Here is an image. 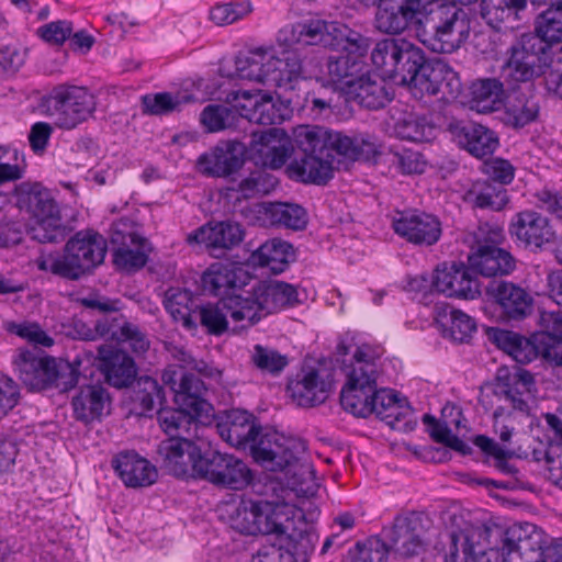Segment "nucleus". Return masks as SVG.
I'll list each match as a JSON object with an SVG mask.
<instances>
[{
	"instance_id": "obj_1",
	"label": "nucleus",
	"mask_w": 562,
	"mask_h": 562,
	"mask_svg": "<svg viewBox=\"0 0 562 562\" xmlns=\"http://www.w3.org/2000/svg\"><path fill=\"white\" fill-rule=\"evenodd\" d=\"M296 149L284 131L272 127L252 130L249 147L270 169H279L293 155L286 171L291 179L303 183L326 184L339 168L341 157L370 161L380 155L379 139L369 133L352 136L319 125L301 126L295 134Z\"/></svg>"
},
{
	"instance_id": "obj_2",
	"label": "nucleus",
	"mask_w": 562,
	"mask_h": 562,
	"mask_svg": "<svg viewBox=\"0 0 562 562\" xmlns=\"http://www.w3.org/2000/svg\"><path fill=\"white\" fill-rule=\"evenodd\" d=\"M217 432L232 447L249 450L263 470L284 473L294 492L304 496L316 492L315 470L306 458L303 441L263 428L254 414L238 408L226 412L217 423Z\"/></svg>"
},
{
	"instance_id": "obj_3",
	"label": "nucleus",
	"mask_w": 562,
	"mask_h": 562,
	"mask_svg": "<svg viewBox=\"0 0 562 562\" xmlns=\"http://www.w3.org/2000/svg\"><path fill=\"white\" fill-rule=\"evenodd\" d=\"M278 42L286 47L293 45H321L364 60L371 41L360 31L338 21L311 19L283 27Z\"/></svg>"
},
{
	"instance_id": "obj_4",
	"label": "nucleus",
	"mask_w": 562,
	"mask_h": 562,
	"mask_svg": "<svg viewBox=\"0 0 562 562\" xmlns=\"http://www.w3.org/2000/svg\"><path fill=\"white\" fill-rule=\"evenodd\" d=\"M278 42L286 47L293 45H321L364 60L371 41L360 31L338 21L311 19L283 27Z\"/></svg>"
},
{
	"instance_id": "obj_5",
	"label": "nucleus",
	"mask_w": 562,
	"mask_h": 562,
	"mask_svg": "<svg viewBox=\"0 0 562 562\" xmlns=\"http://www.w3.org/2000/svg\"><path fill=\"white\" fill-rule=\"evenodd\" d=\"M106 252V239L99 232L81 229L66 241L61 255H43L36 259V266L60 278L79 280L101 266Z\"/></svg>"
},
{
	"instance_id": "obj_6",
	"label": "nucleus",
	"mask_w": 562,
	"mask_h": 562,
	"mask_svg": "<svg viewBox=\"0 0 562 562\" xmlns=\"http://www.w3.org/2000/svg\"><path fill=\"white\" fill-rule=\"evenodd\" d=\"M234 76L279 88H293L292 83L299 79L312 77L305 74L301 56L295 49H282L273 54L261 47L240 52L235 57Z\"/></svg>"
},
{
	"instance_id": "obj_7",
	"label": "nucleus",
	"mask_w": 562,
	"mask_h": 562,
	"mask_svg": "<svg viewBox=\"0 0 562 562\" xmlns=\"http://www.w3.org/2000/svg\"><path fill=\"white\" fill-rule=\"evenodd\" d=\"M417 36L434 53L451 54L468 40L471 31L469 13L456 4L441 3L418 19Z\"/></svg>"
},
{
	"instance_id": "obj_8",
	"label": "nucleus",
	"mask_w": 562,
	"mask_h": 562,
	"mask_svg": "<svg viewBox=\"0 0 562 562\" xmlns=\"http://www.w3.org/2000/svg\"><path fill=\"white\" fill-rule=\"evenodd\" d=\"M15 206L32 215L36 222L27 231L38 243H59L70 229L61 222L59 207L50 192L40 182H22L13 191Z\"/></svg>"
},
{
	"instance_id": "obj_9",
	"label": "nucleus",
	"mask_w": 562,
	"mask_h": 562,
	"mask_svg": "<svg viewBox=\"0 0 562 562\" xmlns=\"http://www.w3.org/2000/svg\"><path fill=\"white\" fill-rule=\"evenodd\" d=\"M347 381L340 392V404L346 412L357 417H368L374 406L371 400L379 378L378 358L369 347H357L350 364L342 368Z\"/></svg>"
},
{
	"instance_id": "obj_10",
	"label": "nucleus",
	"mask_w": 562,
	"mask_h": 562,
	"mask_svg": "<svg viewBox=\"0 0 562 562\" xmlns=\"http://www.w3.org/2000/svg\"><path fill=\"white\" fill-rule=\"evenodd\" d=\"M301 302L294 285L281 281H268L259 283L246 296H233L226 304L232 310L234 322H247V326H252L267 315L294 307Z\"/></svg>"
},
{
	"instance_id": "obj_11",
	"label": "nucleus",
	"mask_w": 562,
	"mask_h": 562,
	"mask_svg": "<svg viewBox=\"0 0 562 562\" xmlns=\"http://www.w3.org/2000/svg\"><path fill=\"white\" fill-rule=\"evenodd\" d=\"M559 43H562V0L538 13L535 31L520 34L508 47L516 48V54L526 58L525 66L531 61L530 67L535 71L536 67L546 65V50H551V45Z\"/></svg>"
},
{
	"instance_id": "obj_12",
	"label": "nucleus",
	"mask_w": 562,
	"mask_h": 562,
	"mask_svg": "<svg viewBox=\"0 0 562 562\" xmlns=\"http://www.w3.org/2000/svg\"><path fill=\"white\" fill-rule=\"evenodd\" d=\"M194 476L235 491L247 487L254 480L251 470L243 460L211 447L201 450L194 463Z\"/></svg>"
},
{
	"instance_id": "obj_13",
	"label": "nucleus",
	"mask_w": 562,
	"mask_h": 562,
	"mask_svg": "<svg viewBox=\"0 0 562 562\" xmlns=\"http://www.w3.org/2000/svg\"><path fill=\"white\" fill-rule=\"evenodd\" d=\"M439 68L426 57L423 48L404 38L391 79L422 94L432 95L438 89Z\"/></svg>"
},
{
	"instance_id": "obj_14",
	"label": "nucleus",
	"mask_w": 562,
	"mask_h": 562,
	"mask_svg": "<svg viewBox=\"0 0 562 562\" xmlns=\"http://www.w3.org/2000/svg\"><path fill=\"white\" fill-rule=\"evenodd\" d=\"M47 109L55 123L64 130L75 128L94 111V97L87 88L60 85L47 98Z\"/></svg>"
},
{
	"instance_id": "obj_15",
	"label": "nucleus",
	"mask_w": 562,
	"mask_h": 562,
	"mask_svg": "<svg viewBox=\"0 0 562 562\" xmlns=\"http://www.w3.org/2000/svg\"><path fill=\"white\" fill-rule=\"evenodd\" d=\"M161 379L178 406L203 419H209L213 415V406L205 400L207 389L195 373L170 367L164 370Z\"/></svg>"
},
{
	"instance_id": "obj_16",
	"label": "nucleus",
	"mask_w": 562,
	"mask_h": 562,
	"mask_svg": "<svg viewBox=\"0 0 562 562\" xmlns=\"http://www.w3.org/2000/svg\"><path fill=\"white\" fill-rule=\"evenodd\" d=\"M235 101L240 119L258 125L282 124L292 114L289 100L261 90L238 91Z\"/></svg>"
},
{
	"instance_id": "obj_17",
	"label": "nucleus",
	"mask_w": 562,
	"mask_h": 562,
	"mask_svg": "<svg viewBox=\"0 0 562 562\" xmlns=\"http://www.w3.org/2000/svg\"><path fill=\"white\" fill-rule=\"evenodd\" d=\"M558 0H482L481 18L496 32L514 30L530 20L533 9L549 8Z\"/></svg>"
},
{
	"instance_id": "obj_18",
	"label": "nucleus",
	"mask_w": 562,
	"mask_h": 562,
	"mask_svg": "<svg viewBox=\"0 0 562 562\" xmlns=\"http://www.w3.org/2000/svg\"><path fill=\"white\" fill-rule=\"evenodd\" d=\"M394 233L417 247H431L442 236L440 218L418 209L397 211L392 220Z\"/></svg>"
},
{
	"instance_id": "obj_19",
	"label": "nucleus",
	"mask_w": 562,
	"mask_h": 562,
	"mask_svg": "<svg viewBox=\"0 0 562 562\" xmlns=\"http://www.w3.org/2000/svg\"><path fill=\"white\" fill-rule=\"evenodd\" d=\"M495 536L502 539L503 562H547V547L533 525H514Z\"/></svg>"
},
{
	"instance_id": "obj_20",
	"label": "nucleus",
	"mask_w": 562,
	"mask_h": 562,
	"mask_svg": "<svg viewBox=\"0 0 562 562\" xmlns=\"http://www.w3.org/2000/svg\"><path fill=\"white\" fill-rule=\"evenodd\" d=\"M546 65L536 67L531 70V61L528 66L524 65L525 57L516 54V48L507 47L505 60L501 67L502 78L509 88H516L522 83H533L537 79L543 78V82L548 92L555 93L562 82V71L552 68L553 56L551 50H546Z\"/></svg>"
},
{
	"instance_id": "obj_21",
	"label": "nucleus",
	"mask_w": 562,
	"mask_h": 562,
	"mask_svg": "<svg viewBox=\"0 0 562 562\" xmlns=\"http://www.w3.org/2000/svg\"><path fill=\"white\" fill-rule=\"evenodd\" d=\"M201 448L182 436H170L157 445L155 461L167 473L179 477H194V463Z\"/></svg>"
},
{
	"instance_id": "obj_22",
	"label": "nucleus",
	"mask_w": 562,
	"mask_h": 562,
	"mask_svg": "<svg viewBox=\"0 0 562 562\" xmlns=\"http://www.w3.org/2000/svg\"><path fill=\"white\" fill-rule=\"evenodd\" d=\"M247 145L237 139L220 140L198 158L199 170L214 178H233L245 165Z\"/></svg>"
},
{
	"instance_id": "obj_23",
	"label": "nucleus",
	"mask_w": 562,
	"mask_h": 562,
	"mask_svg": "<svg viewBox=\"0 0 562 562\" xmlns=\"http://www.w3.org/2000/svg\"><path fill=\"white\" fill-rule=\"evenodd\" d=\"M485 292L488 301L496 306L499 317L505 321H521L532 312L533 299L519 284L494 279L487 283Z\"/></svg>"
},
{
	"instance_id": "obj_24",
	"label": "nucleus",
	"mask_w": 562,
	"mask_h": 562,
	"mask_svg": "<svg viewBox=\"0 0 562 562\" xmlns=\"http://www.w3.org/2000/svg\"><path fill=\"white\" fill-rule=\"evenodd\" d=\"M432 289L449 297L474 299L480 295V283L471 266L443 263L434 272Z\"/></svg>"
},
{
	"instance_id": "obj_25",
	"label": "nucleus",
	"mask_w": 562,
	"mask_h": 562,
	"mask_svg": "<svg viewBox=\"0 0 562 562\" xmlns=\"http://www.w3.org/2000/svg\"><path fill=\"white\" fill-rule=\"evenodd\" d=\"M547 314H557V312L543 311L540 313L538 319L540 329L532 336V339H529L518 333L501 328H491L488 330V338L499 349L512 356L517 362L528 363L538 355L544 359V352L540 347L539 341L540 336L550 334V331L543 327L542 318Z\"/></svg>"
},
{
	"instance_id": "obj_26",
	"label": "nucleus",
	"mask_w": 562,
	"mask_h": 562,
	"mask_svg": "<svg viewBox=\"0 0 562 562\" xmlns=\"http://www.w3.org/2000/svg\"><path fill=\"white\" fill-rule=\"evenodd\" d=\"M447 131L461 148L475 158L491 156L499 146L496 132L475 122L453 120L448 123Z\"/></svg>"
},
{
	"instance_id": "obj_27",
	"label": "nucleus",
	"mask_w": 562,
	"mask_h": 562,
	"mask_svg": "<svg viewBox=\"0 0 562 562\" xmlns=\"http://www.w3.org/2000/svg\"><path fill=\"white\" fill-rule=\"evenodd\" d=\"M535 390V378L520 367H501L496 372V394L509 402L514 409L528 413V398Z\"/></svg>"
},
{
	"instance_id": "obj_28",
	"label": "nucleus",
	"mask_w": 562,
	"mask_h": 562,
	"mask_svg": "<svg viewBox=\"0 0 562 562\" xmlns=\"http://www.w3.org/2000/svg\"><path fill=\"white\" fill-rule=\"evenodd\" d=\"M97 350L100 370L110 385L122 389L134 382L137 373L136 364L125 350L108 345H101Z\"/></svg>"
},
{
	"instance_id": "obj_29",
	"label": "nucleus",
	"mask_w": 562,
	"mask_h": 562,
	"mask_svg": "<svg viewBox=\"0 0 562 562\" xmlns=\"http://www.w3.org/2000/svg\"><path fill=\"white\" fill-rule=\"evenodd\" d=\"M419 528L420 519L416 514L396 516L393 526L383 530L390 550H394L404 558L420 554L424 551V542Z\"/></svg>"
},
{
	"instance_id": "obj_30",
	"label": "nucleus",
	"mask_w": 562,
	"mask_h": 562,
	"mask_svg": "<svg viewBox=\"0 0 562 562\" xmlns=\"http://www.w3.org/2000/svg\"><path fill=\"white\" fill-rule=\"evenodd\" d=\"M509 232L526 246L542 247L554 238V229L550 220L533 210H525L512 220Z\"/></svg>"
},
{
	"instance_id": "obj_31",
	"label": "nucleus",
	"mask_w": 562,
	"mask_h": 562,
	"mask_svg": "<svg viewBox=\"0 0 562 562\" xmlns=\"http://www.w3.org/2000/svg\"><path fill=\"white\" fill-rule=\"evenodd\" d=\"M112 468L127 487H146L157 480L156 467L135 451H121L112 458Z\"/></svg>"
},
{
	"instance_id": "obj_32",
	"label": "nucleus",
	"mask_w": 562,
	"mask_h": 562,
	"mask_svg": "<svg viewBox=\"0 0 562 562\" xmlns=\"http://www.w3.org/2000/svg\"><path fill=\"white\" fill-rule=\"evenodd\" d=\"M286 390L299 406L310 407L326 401L331 391V382L323 379L318 370L308 368L290 380Z\"/></svg>"
},
{
	"instance_id": "obj_33",
	"label": "nucleus",
	"mask_w": 562,
	"mask_h": 562,
	"mask_svg": "<svg viewBox=\"0 0 562 562\" xmlns=\"http://www.w3.org/2000/svg\"><path fill=\"white\" fill-rule=\"evenodd\" d=\"M257 535L282 537L291 528L295 509L283 501H255Z\"/></svg>"
},
{
	"instance_id": "obj_34",
	"label": "nucleus",
	"mask_w": 562,
	"mask_h": 562,
	"mask_svg": "<svg viewBox=\"0 0 562 562\" xmlns=\"http://www.w3.org/2000/svg\"><path fill=\"white\" fill-rule=\"evenodd\" d=\"M14 364L19 379L31 391L52 389V357H42L37 350H25L20 352Z\"/></svg>"
},
{
	"instance_id": "obj_35",
	"label": "nucleus",
	"mask_w": 562,
	"mask_h": 562,
	"mask_svg": "<svg viewBox=\"0 0 562 562\" xmlns=\"http://www.w3.org/2000/svg\"><path fill=\"white\" fill-rule=\"evenodd\" d=\"M244 237L240 224L220 222L213 226L203 225L188 234L186 240L189 245H204L207 249H231L237 246Z\"/></svg>"
},
{
	"instance_id": "obj_36",
	"label": "nucleus",
	"mask_w": 562,
	"mask_h": 562,
	"mask_svg": "<svg viewBox=\"0 0 562 562\" xmlns=\"http://www.w3.org/2000/svg\"><path fill=\"white\" fill-rule=\"evenodd\" d=\"M468 262L483 277L493 278L510 274L516 268V260L513 255L498 246H485L468 255Z\"/></svg>"
},
{
	"instance_id": "obj_37",
	"label": "nucleus",
	"mask_w": 562,
	"mask_h": 562,
	"mask_svg": "<svg viewBox=\"0 0 562 562\" xmlns=\"http://www.w3.org/2000/svg\"><path fill=\"white\" fill-rule=\"evenodd\" d=\"M418 13L405 0H387L376 8L374 26L378 31L396 35L403 33Z\"/></svg>"
},
{
	"instance_id": "obj_38",
	"label": "nucleus",
	"mask_w": 562,
	"mask_h": 562,
	"mask_svg": "<svg viewBox=\"0 0 562 562\" xmlns=\"http://www.w3.org/2000/svg\"><path fill=\"white\" fill-rule=\"evenodd\" d=\"M346 94L362 108L379 110L392 100V93L386 88L384 80L361 74L356 82L351 83Z\"/></svg>"
},
{
	"instance_id": "obj_39",
	"label": "nucleus",
	"mask_w": 562,
	"mask_h": 562,
	"mask_svg": "<svg viewBox=\"0 0 562 562\" xmlns=\"http://www.w3.org/2000/svg\"><path fill=\"white\" fill-rule=\"evenodd\" d=\"M434 313V318L441 327L443 337L453 341L468 342L476 331L475 321L462 311L436 304Z\"/></svg>"
},
{
	"instance_id": "obj_40",
	"label": "nucleus",
	"mask_w": 562,
	"mask_h": 562,
	"mask_svg": "<svg viewBox=\"0 0 562 562\" xmlns=\"http://www.w3.org/2000/svg\"><path fill=\"white\" fill-rule=\"evenodd\" d=\"M282 537L285 540L286 552L295 562H307L319 539L314 527L304 520L303 514H300L297 524L295 518H292L290 530Z\"/></svg>"
},
{
	"instance_id": "obj_41",
	"label": "nucleus",
	"mask_w": 562,
	"mask_h": 562,
	"mask_svg": "<svg viewBox=\"0 0 562 562\" xmlns=\"http://www.w3.org/2000/svg\"><path fill=\"white\" fill-rule=\"evenodd\" d=\"M201 300L191 291L179 286H170L164 294V306L176 322L192 330L195 329L194 313Z\"/></svg>"
},
{
	"instance_id": "obj_42",
	"label": "nucleus",
	"mask_w": 562,
	"mask_h": 562,
	"mask_svg": "<svg viewBox=\"0 0 562 562\" xmlns=\"http://www.w3.org/2000/svg\"><path fill=\"white\" fill-rule=\"evenodd\" d=\"M250 258L254 265L269 268L272 273L278 274L295 260V251L292 244L280 238H272L258 247Z\"/></svg>"
},
{
	"instance_id": "obj_43",
	"label": "nucleus",
	"mask_w": 562,
	"mask_h": 562,
	"mask_svg": "<svg viewBox=\"0 0 562 562\" xmlns=\"http://www.w3.org/2000/svg\"><path fill=\"white\" fill-rule=\"evenodd\" d=\"M109 402V394L102 386H82L71 401L74 415L77 420L86 424L100 419Z\"/></svg>"
},
{
	"instance_id": "obj_44",
	"label": "nucleus",
	"mask_w": 562,
	"mask_h": 562,
	"mask_svg": "<svg viewBox=\"0 0 562 562\" xmlns=\"http://www.w3.org/2000/svg\"><path fill=\"white\" fill-rule=\"evenodd\" d=\"M130 245L123 236L122 245L113 251V263L119 270L133 272L143 268L148 260L150 251L149 243L146 238L131 233L127 235Z\"/></svg>"
},
{
	"instance_id": "obj_45",
	"label": "nucleus",
	"mask_w": 562,
	"mask_h": 562,
	"mask_svg": "<svg viewBox=\"0 0 562 562\" xmlns=\"http://www.w3.org/2000/svg\"><path fill=\"white\" fill-rule=\"evenodd\" d=\"M507 83L503 79L483 78L472 82L470 87L471 108L480 113H490L501 108Z\"/></svg>"
},
{
	"instance_id": "obj_46",
	"label": "nucleus",
	"mask_w": 562,
	"mask_h": 562,
	"mask_svg": "<svg viewBox=\"0 0 562 562\" xmlns=\"http://www.w3.org/2000/svg\"><path fill=\"white\" fill-rule=\"evenodd\" d=\"M520 86L509 88L510 94L506 104V113L513 126L517 128L525 127L526 125L535 122L539 115V102L532 94L531 89L528 88V93L520 90Z\"/></svg>"
},
{
	"instance_id": "obj_47",
	"label": "nucleus",
	"mask_w": 562,
	"mask_h": 562,
	"mask_svg": "<svg viewBox=\"0 0 562 562\" xmlns=\"http://www.w3.org/2000/svg\"><path fill=\"white\" fill-rule=\"evenodd\" d=\"M366 63L352 56H330L327 59V82L347 92L351 83L363 72Z\"/></svg>"
},
{
	"instance_id": "obj_48",
	"label": "nucleus",
	"mask_w": 562,
	"mask_h": 562,
	"mask_svg": "<svg viewBox=\"0 0 562 562\" xmlns=\"http://www.w3.org/2000/svg\"><path fill=\"white\" fill-rule=\"evenodd\" d=\"M233 293L226 297H222L217 304H199L193 318L195 319V328L198 324L203 326L205 330L215 336H220L227 330V317L232 318V310L226 302L235 296Z\"/></svg>"
},
{
	"instance_id": "obj_49",
	"label": "nucleus",
	"mask_w": 562,
	"mask_h": 562,
	"mask_svg": "<svg viewBox=\"0 0 562 562\" xmlns=\"http://www.w3.org/2000/svg\"><path fill=\"white\" fill-rule=\"evenodd\" d=\"M464 200L474 207L501 211L508 203L507 190L488 180L475 181L467 191Z\"/></svg>"
},
{
	"instance_id": "obj_50",
	"label": "nucleus",
	"mask_w": 562,
	"mask_h": 562,
	"mask_svg": "<svg viewBox=\"0 0 562 562\" xmlns=\"http://www.w3.org/2000/svg\"><path fill=\"white\" fill-rule=\"evenodd\" d=\"M263 214L271 225L303 231L308 222L306 210L296 203L273 202L263 206Z\"/></svg>"
},
{
	"instance_id": "obj_51",
	"label": "nucleus",
	"mask_w": 562,
	"mask_h": 562,
	"mask_svg": "<svg viewBox=\"0 0 562 562\" xmlns=\"http://www.w3.org/2000/svg\"><path fill=\"white\" fill-rule=\"evenodd\" d=\"M543 327L550 331L540 336L539 345L544 352V360L554 364L562 366V312L544 315Z\"/></svg>"
},
{
	"instance_id": "obj_52",
	"label": "nucleus",
	"mask_w": 562,
	"mask_h": 562,
	"mask_svg": "<svg viewBox=\"0 0 562 562\" xmlns=\"http://www.w3.org/2000/svg\"><path fill=\"white\" fill-rule=\"evenodd\" d=\"M202 288L205 292L215 296H228V292L237 288L235 271L223 263H214L201 278Z\"/></svg>"
},
{
	"instance_id": "obj_53",
	"label": "nucleus",
	"mask_w": 562,
	"mask_h": 562,
	"mask_svg": "<svg viewBox=\"0 0 562 562\" xmlns=\"http://www.w3.org/2000/svg\"><path fill=\"white\" fill-rule=\"evenodd\" d=\"M403 42L404 38L385 37L374 44L370 58L383 77L392 78Z\"/></svg>"
},
{
	"instance_id": "obj_54",
	"label": "nucleus",
	"mask_w": 562,
	"mask_h": 562,
	"mask_svg": "<svg viewBox=\"0 0 562 562\" xmlns=\"http://www.w3.org/2000/svg\"><path fill=\"white\" fill-rule=\"evenodd\" d=\"M200 420L202 417L193 415L189 409L178 406V408H160L158 411V422L161 429L170 436H182L190 432L191 425Z\"/></svg>"
},
{
	"instance_id": "obj_55",
	"label": "nucleus",
	"mask_w": 562,
	"mask_h": 562,
	"mask_svg": "<svg viewBox=\"0 0 562 562\" xmlns=\"http://www.w3.org/2000/svg\"><path fill=\"white\" fill-rule=\"evenodd\" d=\"M394 133L398 138L409 142H430L435 137V126L429 124L425 117L408 114L397 120Z\"/></svg>"
},
{
	"instance_id": "obj_56",
	"label": "nucleus",
	"mask_w": 562,
	"mask_h": 562,
	"mask_svg": "<svg viewBox=\"0 0 562 562\" xmlns=\"http://www.w3.org/2000/svg\"><path fill=\"white\" fill-rule=\"evenodd\" d=\"M493 536L494 530L485 525L472 527L471 529L467 530L464 536L463 550L460 554L457 546L458 538L456 535H452L450 550L446 555V562H472L474 550L473 543H476L482 539L487 541V538Z\"/></svg>"
},
{
	"instance_id": "obj_57",
	"label": "nucleus",
	"mask_w": 562,
	"mask_h": 562,
	"mask_svg": "<svg viewBox=\"0 0 562 562\" xmlns=\"http://www.w3.org/2000/svg\"><path fill=\"white\" fill-rule=\"evenodd\" d=\"M387 403L392 405L387 408V413L382 411L380 419L385 422L392 429L409 432L415 429L417 422L414 416V411L405 398L389 400Z\"/></svg>"
},
{
	"instance_id": "obj_58",
	"label": "nucleus",
	"mask_w": 562,
	"mask_h": 562,
	"mask_svg": "<svg viewBox=\"0 0 562 562\" xmlns=\"http://www.w3.org/2000/svg\"><path fill=\"white\" fill-rule=\"evenodd\" d=\"M165 398L164 386L151 376L144 375L137 380L135 402L142 407L140 414L147 415L153 412L156 405H161Z\"/></svg>"
},
{
	"instance_id": "obj_59",
	"label": "nucleus",
	"mask_w": 562,
	"mask_h": 562,
	"mask_svg": "<svg viewBox=\"0 0 562 562\" xmlns=\"http://www.w3.org/2000/svg\"><path fill=\"white\" fill-rule=\"evenodd\" d=\"M250 359L258 370L271 375H279L289 364L286 355H282L273 348L259 344L254 346Z\"/></svg>"
},
{
	"instance_id": "obj_60",
	"label": "nucleus",
	"mask_w": 562,
	"mask_h": 562,
	"mask_svg": "<svg viewBox=\"0 0 562 562\" xmlns=\"http://www.w3.org/2000/svg\"><path fill=\"white\" fill-rule=\"evenodd\" d=\"M237 114L236 104L233 108L209 104L203 109L200 121L209 132H218L232 127Z\"/></svg>"
},
{
	"instance_id": "obj_61",
	"label": "nucleus",
	"mask_w": 562,
	"mask_h": 562,
	"mask_svg": "<svg viewBox=\"0 0 562 562\" xmlns=\"http://www.w3.org/2000/svg\"><path fill=\"white\" fill-rule=\"evenodd\" d=\"M278 186V179L261 169L251 171L248 177L244 178L238 190L244 198L250 199L259 195L269 194Z\"/></svg>"
},
{
	"instance_id": "obj_62",
	"label": "nucleus",
	"mask_w": 562,
	"mask_h": 562,
	"mask_svg": "<svg viewBox=\"0 0 562 562\" xmlns=\"http://www.w3.org/2000/svg\"><path fill=\"white\" fill-rule=\"evenodd\" d=\"M80 361L78 359L74 362L66 360H56L53 358V371H52V389H57L59 392H67L74 389L79 380Z\"/></svg>"
},
{
	"instance_id": "obj_63",
	"label": "nucleus",
	"mask_w": 562,
	"mask_h": 562,
	"mask_svg": "<svg viewBox=\"0 0 562 562\" xmlns=\"http://www.w3.org/2000/svg\"><path fill=\"white\" fill-rule=\"evenodd\" d=\"M130 324L122 314L103 315L95 322L97 338L115 341L120 345Z\"/></svg>"
},
{
	"instance_id": "obj_64",
	"label": "nucleus",
	"mask_w": 562,
	"mask_h": 562,
	"mask_svg": "<svg viewBox=\"0 0 562 562\" xmlns=\"http://www.w3.org/2000/svg\"><path fill=\"white\" fill-rule=\"evenodd\" d=\"M180 97L170 92H158L142 97L143 112L150 115H165L180 105Z\"/></svg>"
}]
</instances>
